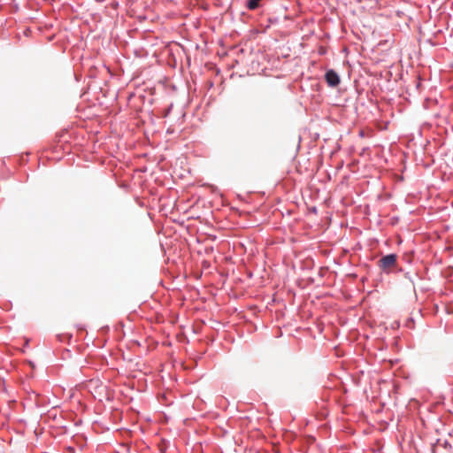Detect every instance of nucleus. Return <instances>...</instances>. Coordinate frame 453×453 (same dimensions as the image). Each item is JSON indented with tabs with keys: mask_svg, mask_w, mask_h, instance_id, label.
<instances>
[{
	"mask_svg": "<svg viewBox=\"0 0 453 453\" xmlns=\"http://www.w3.org/2000/svg\"><path fill=\"white\" fill-rule=\"evenodd\" d=\"M397 256L395 254H389L381 257L378 264L379 266L385 271H389L396 265Z\"/></svg>",
	"mask_w": 453,
	"mask_h": 453,
	"instance_id": "1",
	"label": "nucleus"
},
{
	"mask_svg": "<svg viewBox=\"0 0 453 453\" xmlns=\"http://www.w3.org/2000/svg\"><path fill=\"white\" fill-rule=\"evenodd\" d=\"M325 79L330 87H336L340 83V77L334 70L327 71Z\"/></svg>",
	"mask_w": 453,
	"mask_h": 453,
	"instance_id": "2",
	"label": "nucleus"
},
{
	"mask_svg": "<svg viewBox=\"0 0 453 453\" xmlns=\"http://www.w3.org/2000/svg\"><path fill=\"white\" fill-rule=\"evenodd\" d=\"M260 0H249L248 1V8L250 10H254L258 6Z\"/></svg>",
	"mask_w": 453,
	"mask_h": 453,
	"instance_id": "3",
	"label": "nucleus"
}]
</instances>
